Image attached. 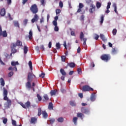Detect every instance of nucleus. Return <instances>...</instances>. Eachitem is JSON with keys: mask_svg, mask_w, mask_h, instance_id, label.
<instances>
[{"mask_svg": "<svg viewBox=\"0 0 126 126\" xmlns=\"http://www.w3.org/2000/svg\"><path fill=\"white\" fill-rule=\"evenodd\" d=\"M0 85L2 87L4 86V85L5 84V83L4 82V80L3 78H0Z\"/></svg>", "mask_w": 126, "mask_h": 126, "instance_id": "nucleus-19", "label": "nucleus"}, {"mask_svg": "<svg viewBox=\"0 0 126 126\" xmlns=\"http://www.w3.org/2000/svg\"><path fill=\"white\" fill-rule=\"evenodd\" d=\"M32 38H33V32H32V30H30L29 32V38L30 40H32Z\"/></svg>", "mask_w": 126, "mask_h": 126, "instance_id": "nucleus-20", "label": "nucleus"}, {"mask_svg": "<svg viewBox=\"0 0 126 126\" xmlns=\"http://www.w3.org/2000/svg\"><path fill=\"white\" fill-rule=\"evenodd\" d=\"M57 121L59 123H63V118L60 117L58 119Z\"/></svg>", "mask_w": 126, "mask_h": 126, "instance_id": "nucleus-39", "label": "nucleus"}, {"mask_svg": "<svg viewBox=\"0 0 126 126\" xmlns=\"http://www.w3.org/2000/svg\"><path fill=\"white\" fill-rule=\"evenodd\" d=\"M111 4H112V3L111 2H108L107 3V9H109L111 7Z\"/></svg>", "mask_w": 126, "mask_h": 126, "instance_id": "nucleus-48", "label": "nucleus"}, {"mask_svg": "<svg viewBox=\"0 0 126 126\" xmlns=\"http://www.w3.org/2000/svg\"><path fill=\"white\" fill-rule=\"evenodd\" d=\"M91 101H92V102H94V101H95V94H92V96L91 97Z\"/></svg>", "mask_w": 126, "mask_h": 126, "instance_id": "nucleus-31", "label": "nucleus"}, {"mask_svg": "<svg viewBox=\"0 0 126 126\" xmlns=\"http://www.w3.org/2000/svg\"><path fill=\"white\" fill-rule=\"evenodd\" d=\"M3 100H7V98H8L7 97V94H8V92H7V90H6V89H5V88H3Z\"/></svg>", "mask_w": 126, "mask_h": 126, "instance_id": "nucleus-11", "label": "nucleus"}, {"mask_svg": "<svg viewBox=\"0 0 126 126\" xmlns=\"http://www.w3.org/2000/svg\"><path fill=\"white\" fill-rule=\"evenodd\" d=\"M61 58H62V62H65V59H66L65 56H63L61 57Z\"/></svg>", "mask_w": 126, "mask_h": 126, "instance_id": "nucleus-52", "label": "nucleus"}, {"mask_svg": "<svg viewBox=\"0 0 126 126\" xmlns=\"http://www.w3.org/2000/svg\"><path fill=\"white\" fill-rule=\"evenodd\" d=\"M82 71L81 70V68H78L77 72H78V74H79L80 73H81Z\"/></svg>", "mask_w": 126, "mask_h": 126, "instance_id": "nucleus-60", "label": "nucleus"}, {"mask_svg": "<svg viewBox=\"0 0 126 126\" xmlns=\"http://www.w3.org/2000/svg\"><path fill=\"white\" fill-rule=\"evenodd\" d=\"M94 39H95V40H98V39H99V35L95 34Z\"/></svg>", "mask_w": 126, "mask_h": 126, "instance_id": "nucleus-58", "label": "nucleus"}, {"mask_svg": "<svg viewBox=\"0 0 126 126\" xmlns=\"http://www.w3.org/2000/svg\"><path fill=\"white\" fill-rule=\"evenodd\" d=\"M63 46L64 47V48L66 49V50H67V48H66V41H64Z\"/></svg>", "mask_w": 126, "mask_h": 126, "instance_id": "nucleus-63", "label": "nucleus"}, {"mask_svg": "<svg viewBox=\"0 0 126 126\" xmlns=\"http://www.w3.org/2000/svg\"><path fill=\"white\" fill-rule=\"evenodd\" d=\"M49 122H50V125H53V124H54V123H55V119L50 118L49 119Z\"/></svg>", "mask_w": 126, "mask_h": 126, "instance_id": "nucleus-38", "label": "nucleus"}, {"mask_svg": "<svg viewBox=\"0 0 126 126\" xmlns=\"http://www.w3.org/2000/svg\"><path fill=\"white\" fill-rule=\"evenodd\" d=\"M60 73L63 76H66V72H65L64 69L63 68L60 69Z\"/></svg>", "mask_w": 126, "mask_h": 126, "instance_id": "nucleus-16", "label": "nucleus"}, {"mask_svg": "<svg viewBox=\"0 0 126 126\" xmlns=\"http://www.w3.org/2000/svg\"><path fill=\"white\" fill-rule=\"evenodd\" d=\"M37 98L38 99V101H42V97L41 95L39 94H36Z\"/></svg>", "mask_w": 126, "mask_h": 126, "instance_id": "nucleus-41", "label": "nucleus"}, {"mask_svg": "<svg viewBox=\"0 0 126 126\" xmlns=\"http://www.w3.org/2000/svg\"><path fill=\"white\" fill-rule=\"evenodd\" d=\"M42 116L44 119L48 118V113H47L46 111H42Z\"/></svg>", "mask_w": 126, "mask_h": 126, "instance_id": "nucleus-23", "label": "nucleus"}, {"mask_svg": "<svg viewBox=\"0 0 126 126\" xmlns=\"http://www.w3.org/2000/svg\"><path fill=\"white\" fill-rule=\"evenodd\" d=\"M39 20V16L37 15V14H35L33 17V18H32L31 20L32 23H34L35 22H37Z\"/></svg>", "mask_w": 126, "mask_h": 126, "instance_id": "nucleus-10", "label": "nucleus"}, {"mask_svg": "<svg viewBox=\"0 0 126 126\" xmlns=\"http://www.w3.org/2000/svg\"><path fill=\"white\" fill-rule=\"evenodd\" d=\"M54 106H53V103L50 102L48 105V109L49 110H53Z\"/></svg>", "mask_w": 126, "mask_h": 126, "instance_id": "nucleus-33", "label": "nucleus"}, {"mask_svg": "<svg viewBox=\"0 0 126 126\" xmlns=\"http://www.w3.org/2000/svg\"><path fill=\"white\" fill-rule=\"evenodd\" d=\"M82 91L86 92L87 91H94V89L88 85H85L83 86Z\"/></svg>", "mask_w": 126, "mask_h": 126, "instance_id": "nucleus-4", "label": "nucleus"}, {"mask_svg": "<svg viewBox=\"0 0 126 126\" xmlns=\"http://www.w3.org/2000/svg\"><path fill=\"white\" fill-rule=\"evenodd\" d=\"M29 65L31 71L33 70V66H32V62L29 61Z\"/></svg>", "mask_w": 126, "mask_h": 126, "instance_id": "nucleus-35", "label": "nucleus"}, {"mask_svg": "<svg viewBox=\"0 0 126 126\" xmlns=\"http://www.w3.org/2000/svg\"><path fill=\"white\" fill-rule=\"evenodd\" d=\"M100 59L102 61L108 63L111 60V55L109 54H103L100 56Z\"/></svg>", "mask_w": 126, "mask_h": 126, "instance_id": "nucleus-1", "label": "nucleus"}, {"mask_svg": "<svg viewBox=\"0 0 126 126\" xmlns=\"http://www.w3.org/2000/svg\"><path fill=\"white\" fill-rule=\"evenodd\" d=\"M68 3L69 8H72V6H71V2L70 1H68Z\"/></svg>", "mask_w": 126, "mask_h": 126, "instance_id": "nucleus-61", "label": "nucleus"}, {"mask_svg": "<svg viewBox=\"0 0 126 126\" xmlns=\"http://www.w3.org/2000/svg\"><path fill=\"white\" fill-rule=\"evenodd\" d=\"M0 36H2L3 37H5L7 36V32H6V31H4L2 32L1 26H0Z\"/></svg>", "mask_w": 126, "mask_h": 126, "instance_id": "nucleus-7", "label": "nucleus"}, {"mask_svg": "<svg viewBox=\"0 0 126 126\" xmlns=\"http://www.w3.org/2000/svg\"><path fill=\"white\" fill-rule=\"evenodd\" d=\"M84 33H83V32H81L80 33V39L81 41H83V45H86V42L87 41V38H84Z\"/></svg>", "mask_w": 126, "mask_h": 126, "instance_id": "nucleus-3", "label": "nucleus"}, {"mask_svg": "<svg viewBox=\"0 0 126 126\" xmlns=\"http://www.w3.org/2000/svg\"><path fill=\"white\" fill-rule=\"evenodd\" d=\"M0 63L2 65H5V63H3V62H2V60H1V59H0Z\"/></svg>", "mask_w": 126, "mask_h": 126, "instance_id": "nucleus-59", "label": "nucleus"}, {"mask_svg": "<svg viewBox=\"0 0 126 126\" xmlns=\"http://www.w3.org/2000/svg\"><path fill=\"white\" fill-rule=\"evenodd\" d=\"M70 105L72 106V107H75V106H76V103L73 101H70Z\"/></svg>", "mask_w": 126, "mask_h": 126, "instance_id": "nucleus-36", "label": "nucleus"}, {"mask_svg": "<svg viewBox=\"0 0 126 126\" xmlns=\"http://www.w3.org/2000/svg\"><path fill=\"white\" fill-rule=\"evenodd\" d=\"M12 75H13V72H10L8 74V76L9 77H11V76H12Z\"/></svg>", "mask_w": 126, "mask_h": 126, "instance_id": "nucleus-53", "label": "nucleus"}, {"mask_svg": "<svg viewBox=\"0 0 126 126\" xmlns=\"http://www.w3.org/2000/svg\"><path fill=\"white\" fill-rule=\"evenodd\" d=\"M30 10L33 14H36V13H37L38 11V6H37V4H33V5H32L30 8Z\"/></svg>", "mask_w": 126, "mask_h": 126, "instance_id": "nucleus-2", "label": "nucleus"}, {"mask_svg": "<svg viewBox=\"0 0 126 126\" xmlns=\"http://www.w3.org/2000/svg\"><path fill=\"white\" fill-rule=\"evenodd\" d=\"M56 12L57 15H58V14H60L61 13V9H57L56 10Z\"/></svg>", "mask_w": 126, "mask_h": 126, "instance_id": "nucleus-49", "label": "nucleus"}, {"mask_svg": "<svg viewBox=\"0 0 126 126\" xmlns=\"http://www.w3.org/2000/svg\"><path fill=\"white\" fill-rule=\"evenodd\" d=\"M17 47V45L15 43H12L10 45V48L11 49V52L12 54H15L17 52V50L15 49Z\"/></svg>", "mask_w": 126, "mask_h": 126, "instance_id": "nucleus-5", "label": "nucleus"}, {"mask_svg": "<svg viewBox=\"0 0 126 126\" xmlns=\"http://www.w3.org/2000/svg\"><path fill=\"white\" fill-rule=\"evenodd\" d=\"M21 106L24 109H27V108H30V107H31V103H30V101H28L25 104L22 103Z\"/></svg>", "mask_w": 126, "mask_h": 126, "instance_id": "nucleus-8", "label": "nucleus"}, {"mask_svg": "<svg viewBox=\"0 0 126 126\" xmlns=\"http://www.w3.org/2000/svg\"><path fill=\"white\" fill-rule=\"evenodd\" d=\"M43 98H44L45 101H48L49 100V96L47 94H44Z\"/></svg>", "mask_w": 126, "mask_h": 126, "instance_id": "nucleus-37", "label": "nucleus"}, {"mask_svg": "<svg viewBox=\"0 0 126 126\" xmlns=\"http://www.w3.org/2000/svg\"><path fill=\"white\" fill-rule=\"evenodd\" d=\"M112 53L113 54H116L117 53V50H116V49H115V48L112 49Z\"/></svg>", "mask_w": 126, "mask_h": 126, "instance_id": "nucleus-62", "label": "nucleus"}, {"mask_svg": "<svg viewBox=\"0 0 126 126\" xmlns=\"http://www.w3.org/2000/svg\"><path fill=\"white\" fill-rule=\"evenodd\" d=\"M7 16L8 17H9V20L11 21L13 19L12 18V17H11V15H10V13H8L7 14Z\"/></svg>", "mask_w": 126, "mask_h": 126, "instance_id": "nucleus-47", "label": "nucleus"}, {"mask_svg": "<svg viewBox=\"0 0 126 126\" xmlns=\"http://www.w3.org/2000/svg\"><path fill=\"white\" fill-rule=\"evenodd\" d=\"M50 94L51 95V96H53L54 95H56V94H57V90H51L50 92Z\"/></svg>", "mask_w": 126, "mask_h": 126, "instance_id": "nucleus-30", "label": "nucleus"}, {"mask_svg": "<svg viewBox=\"0 0 126 126\" xmlns=\"http://www.w3.org/2000/svg\"><path fill=\"white\" fill-rule=\"evenodd\" d=\"M100 37L101 39V40L103 41V42H106V41H107V39L106 38V37H105V35H104V34H100Z\"/></svg>", "mask_w": 126, "mask_h": 126, "instance_id": "nucleus-22", "label": "nucleus"}, {"mask_svg": "<svg viewBox=\"0 0 126 126\" xmlns=\"http://www.w3.org/2000/svg\"><path fill=\"white\" fill-rule=\"evenodd\" d=\"M16 44L18 47H22V42L19 40H17Z\"/></svg>", "mask_w": 126, "mask_h": 126, "instance_id": "nucleus-21", "label": "nucleus"}, {"mask_svg": "<svg viewBox=\"0 0 126 126\" xmlns=\"http://www.w3.org/2000/svg\"><path fill=\"white\" fill-rule=\"evenodd\" d=\"M101 5H102V4H101V3H100L99 2H96V7L97 8H100Z\"/></svg>", "mask_w": 126, "mask_h": 126, "instance_id": "nucleus-44", "label": "nucleus"}, {"mask_svg": "<svg viewBox=\"0 0 126 126\" xmlns=\"http://www.w3.org/2000/svg\"><path fill=\"white\" fill-rule=\"evenodd\" d=\"M113 7H114V11L116 13H118V11H117V4L116 3L113 4Z\"/></svg>", "mask_w": 126, "mask_h": 126, "instance_id": "nucleus-42", "label": "nucleus"}, {"mask_svg": "<svg viewBox=\"0 0 126 126\" xmlns=\"http://www.w3.org/2000/svg\"><path fill=\"white\" fill-rule=\"evenodd\" d=\"M104 17H105V16H104L103 15H101L100 19V24H103V22H104Z\"/></svg>", "mask_w": 126, "mask_h": 126, "instance_id": "nucleus-40", "label": "nucleus"}, {"mask_svg": "<svg viewBox=\"0 0 126 126\" xmlns=\"http://www.w3.org/2000/svg\"><path fill=\"white\" fill-rule=\"evenodd\" d=\"M28 52V47L26 46H25L24 47V54L26 55Z\"/></svg>", "mask_w": 126, "mask_h": 126, "instance_id": "nucleus-28", "label": "nucleus"}, {"mask_svg": "<svg viewBox=\"0 0 126 126\" xmlns=\"http://www.w3.org/2000/svg\"><path fill=\"white\" fill-rule=\"evenodd\" d=\"M83 7H84V5H83V4L82 3H80L79 4V8H83Z\"/></svg>", "mask_w": 126, "mask_h": 126, "instance_id": "nucleus-50", "label": "nucleus"}, {"mask_svg": "<svg viewBox=\"0 0 126 126\" xmlns=\"http://www.w3.org/2000/svg\"><path fill=\"white\" fill-rule=\"evenodd\" d=\"M12 124L13 126H16V121L15 120H12Z\"/></svg>", "mask_w": 126, "mask_h": 126, "instance_id": "nucleus-54", "label": "nucleus"}, {"mask_svg": "<svg viewBox=\"0 0 126 126\" xmlns=\"http://www.w3.org/2000/svg\"><path fill=\"white\" fill-rule=\"evenodd\" d=\"M19 64V63L18 62H11V65L12 66H15V65H18Z\"/></svg>", "mask_w": 126, "mask_h": 126, "instance_id": "nucleus-29", "label": "nucleus"}, {"mask_svg": "<svg viewBox=\"0 0 126 126\" xmlns=\"http://www.w3.org/2000/svg\"><path fill=\"white\" fill-rule=\"evenodd\" d=\"M77 120H78V118H77V117H74L73 118L72 122L75 125H77Z\"/></svg>", "mask_w": 126, "mask_h": 126, "instance_id": "nucleus-26", "label": "nucleus"}, {"mask_svg": "<svg viewBox=\"0 0 126 126\" xmlns=\"http://www.w3.org/2000/svg\"><path fill=\"white\" fill-rule=\"evenodd\" d=\"M58 19H59V16H55L54 18V20L52 22V23L54 24H58V22L57 21H58Z\"/></svg>", "mask_w": 126, "mask_h": 126, "instance_id": "nucleus-24", "label": "nucleus"}, {"mask_svg": "<svg viewBox=\"0 0 126 126\" xmlns=\"http://www.w3.org/2000/svg\"><path fill=\"white\" fill-rule=\"evenodd\" d=\"M37 122V118L36 117H32L31 119V124H35Z\"/></svg>", "mask_w": 126, "mask_h": 126, "instance_id": "nucleus-18", "label": "nucleus"}, {"mask_svg": "<svg viewBox=\"0 0 126 126\" xmlns=\"http://www.w3.org/2000/svg\"><path fill=\"white\" fill-rule=\"evenodd\" d=\"M5 13H6L5 9L4 8L1 9L0 12V14L1 16H4V15H5Z\"/></svg>", "mask_w": 126, "mask_h": 126, "instance_id": "nucleus-15", "label": "nucleus"}, {"mask_svg": "<svg viewBox=\"0 0 126 126\" xmlns=\"http://www.w3.org/2000/svg\"><path fill=\"white\" fill-rule=\"evenodd\" d=\"M80 20H81V21H84V15H82L81 16Z\"/></svg>", "mask_w": 126, "mask_h": 126, "instance_id": "nucleus-56", "label": "nucleus"}, {"mask_svg": "<svg viewBox=\"0 0 126 126\" xmlns=\"http://www.w3.org/2000/svg\"><path fill=\"white\" fill-rule=\"evenodd\" d=\"M117 29H114L112 31V33L114 35H115L117 34Z\"/></svg>", "mask_w": 126, "mask_h": 126, "instance_id": "nucleus-46", "label": "nucleus"}, {"mask_svg": "<svg viewBox=\"0 0 126 126\" xmlns=\"http://www.w3.org/2000/svg\"><path fill=\"white\" fill-rule=\"evenodd\" d=\"M95 5L93 4H91L89 9V12L90 13H93L95 11Z\"/></svg>", "mask_w": 126, "mask_h": 126, "instance_id": "nucleus-12", "label": "nucleus"}, {"mask_svg": "<svg viewBox=\"0 0 126 126\" xmlns=\"http://www.w3.org/2000/svg\"><path fill=\"white\" fill-rule=\"evenodd\" d=\"M84 116V115L81 113H78L77 114V117L78 118H80L82 120H83V118H82V117Z\"/></svg>", "mask_w": 126, "mask_h": 126, "instance_id": "nucleus-27", "label": "nucleus"}, {"mask_svg": "<svg viewBox=\"0 0 126 126\" xmlns=\"http://www.w3.org/2000/svg\"><path fill=\"white\" fill-rule=\"evenodd\" d=\"M33 79V72H29L28 75L27 81H32Z\"/></svg>", "mask_w": 126, "mask_h": 126, "instance_id": "nucleus-9", "label": "nucleus"}, {"mask_svg": "<svg viewBox=\"0 0 126 126\" xmlns=\"http://www.w3.org/2000/svg\"><path fill=\"white\" fill-rule=\"evenodd\" d=\"M81 51V48H80V47H79L77 49V51L78 54H79Z\"/></svg>", "mask_w": 126, "mask_h": 126, "instance_id": "nucleus-64", "label": "nucleus"}, {"mask_svg": "<svg viewBox=\"0 0 126 126\" xmlns=\"http://www.w3.org/2000/svg\"><path fill=\"white\" fill-rule=\"evenodd\" d=\"M13 22L15 27H18V28H20V26H19V22H18V21H14Z\"/></svg>", "mask_w": 126, "mask_h": 126, "instance_id": "nucleus-17", "label": "nucleus"}, {"mask_svg": "<svg viewBox=\"0 0 126 126\" xmlns=\"http://www.w3.org/2000/svg\"><path fill=\"white\" fill-rule=\"evenodd\" d=\"M59 6L61 8H63V3L62 1H60L59 2Z\"/></svg>", "mask_w": 126, "mask_h": 126, "instance_id": "nucleus-45", "label": "nucleus"}, {"mask_svg": "<svg viewBox=\"0 0 126 126\" xmlns=\"http://www.w3.org/2000/svg\"><path fill=\"white\" fill-rule=\"evenodd\" d=\"M53 25L55 26L54 28V31H56V32H59V27L58 26V24H53Z\"/></svg>", "mask_w": 126, "mask_h": 126, "instance_id": "nucleus-25", "label": "nucleus"}, {"mask_svg": "<svg viewBox=\"0 0 126 126\" xmlns=\"http://www.w3.org/2000/svg\"><path fill=\"white\" fill-rule=\"evenodd\" d=\"M4 101H7L5 103H4V107L6 109H8L10 108V106H11V100L8 99L7 98V100H4Z\"/></svg>", "mask_w": 126, "mask_h": 126, "instance_id": "nucleus-6", "label": "nucleus"}, {"mask_svg": "<svg viewBox=\"0 0 126 126\" xmlns=\"http://www.w3.org/2000/svg\"><path fill=\"white\" fill-rule=\"evenodd\" d=\"M31 81H28L26 83V87L27 89H29V90L32 88V86H31Z\"/></svg>", "mask_w": 126, "mask_h": 126, "instance_id": "nucleus-13", "label": "nucleus"}, {"mask_svg": "<svg viewBox=\"0 0 126 126\" xmlns=\"http://www.w3.org/2000/svg\"><path fill=\"white\" fill-rule=\"evenodd\" d=\"M56 46L57 50L61 49V44H60V43H57Z\"/></svg>", "mask_w": 126, "mask_h": 126, "instance_id": "nucleus-43", "label": "nucleus"}, {"mask_svg": "<svg viewBox=\"0 0 126 126\" xmlns=\"http://www.w3.org/2000/svg\"><path fill=\"white\" fill-rule=\"evenodd\" d=\"M39 77L44 78V77H45V73H41V74L40 75H39Z\"/></svg>", "mask_w": 126, "mask_h": 126, "instance_id": "nucleus-55", "label": "nucleus"}, {"mask_svg": "<svg viewBox=\"0 0 126 126\" xmlns=\"http://www.w3.org/2000/svg\"><path fill=\"white\" fill-rule=\"evenodd\" d=\"M6 123H7V119L5 118L3 120V124L6 125Z\"/></svg>", "mask_w": 126, "mask_h": 126, "instance_id": "nucleus-57", "label": "nucleus"}, {"mask_svg": "<svg viewBox=\"0 0 126 126\" xmlns=\"http://www.w3.org/2000/svg\"><path fill=\"white\" fill-rule=\"evenodd\" d=\"M81 111L83 114H88L89 113V109L85 107H82Z\"/></svg>", "mask_w": 126, "mask_h": 126, "instance_id": "nucleus-14", "label": "nucleus"}, {"mask_svg": "<svg viewBox=\"0 0 126 126\" xmlns=\"http://www.w3.org/2000/svg\"><path fill=\"white\" fill-rule=\"evenodd\" d=\"M68 65H69V66H70V67L73 68L75 67V63H68Z\"/></svg>", "mask_w": 126, "mask_h": 126, "instance_id": "nucleus-34", "label": "nucleus"}, {"mask_svg": "<svg viewBox=\"0 0 126 126\" xmlns=\"http://www.w3.org/2000/svg\"><path fill=\"white\" fill-rule=\"evenodd\" d=\"M24 24L25 26H26V25H27V23L28 22V19H25L24 20Z\"/></svg>", "mask_w": 126, "mask_h": 126, "instance_id": "nucleus-51", "label": "nucleus"}, {"mask_svg": "<svg viewBox=\"0 0 126 126\" xmlns=\"http://www.w3.org/2000/svg\"><path fill=\"white\" fill-rule=\"evenodd\" d=\"M42 115V109L41 108H38V113L37 115L40 117Z\"/></svg>", "mask_w": 126, "mask_h": 126, "instance_id": "nucleus-32", "label": "nucleus"}]
</instances>
